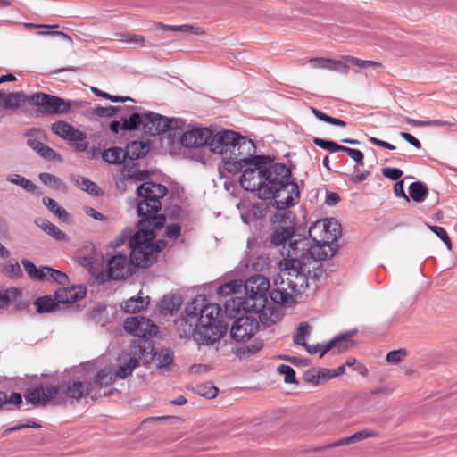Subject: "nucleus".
Returning <instances> with one entry per match:
<instances>
[{
  "mask_svg": "<svg viewBox=\"0 0 457 457\" xmlns=\"http://www.w3.org/2000/svg\"><path fill=\"white\" fill-rule=\"evenodd\" d=\"M381 172L383 176L386 178L398 181L400 178L403 175V172L402 170L398 168H391V167H385L381 170Z\"/></svg>",
  "mask_w": 457,
  "mask_h": 457,
  "instance_id": "62",
  "label": "nucleus"
},
{
  "mask_svg": "<svg viewBox=\"0 0 457 457\" xmlns=\"http://www.w3.org/2000/svg\"><path fill=\"white\" fill-rule=\"evenodd\" d=\"M46 270H47L48 273V279H52L60 285H65L68 283L69 278L66 273L50 267H46Z\"/></svg>",
  "mask_w": 457,
  "mask_h": 457,
  "instance_id": "51",
  "label": "nucleus"
},
{
  "mask_svg": "<svg viewBox=\"0 0 457 457\" xmlns=\"http://www.w3.org/2000/svg\"><path fill=\"white\" fill-rule=\"evenodd\" d=\"M283 275L281 281H275V286L269 290L271 301L276 304H287L295 302V296L309 287V280L303 273L285 270L279 268Z\"/></svg>",
  "mask_w": 457,
  "mask_h": 457,
  "instance_id": "7",
  "label": "nucleus"
},
{
  "mask_svg": "<svg viewBox=\"0 0 457 457\" xmlns=\"http://www.w3.org/2000/svg\"><path fill=\"white\" fill-rule=\"evenodd\" d=\"M311 110H312V112L313 113V115L318 120H320L323 122L329 123L334 126H339V127H345L346 125L345 120L338 119V118L329 116L327 113L321 112L320 110H319L315 107H311Z\"/></svg>",
  "mask_w": 457,
  "mask_h": 457,
  "instance_id": "44",
  "label": "nucleus"
},
{
  "mask_svg": "<svg viewBox=\"0 0 457 457\" xmlns=\"http://www.w3.org/2000/svg\"><path fill=\"white\" fill-rule=\"evenodd\" d=\"M295 234V228L292 226H287L276 228L270 235V241L271 245L276 246L283 245V250L281 251V255L283 256V258L285 257L287 250V248H285V243L287 240H289V243L291 241H294L295 239L294 238Z\"/></svg>",
  "mask_w": 457,
  "mask_h": 457,
  "instance_id": "21",
  "label": "nucleus"
},
{
  "mask_svg": "<svg viewBox=\"0 0 457 457\" xmlns=\"http://www.w3.org/2000/svg\"><path fill=\"white\" fill-rule=\"evenodd\" d=\"M143 129L152 136L161 135L168 131L182 130L183 120L179 118H167L154 112L144 113Z\"/></svg>",
  "mask_w": 457,
  "mask_h": 457,
  "instance_id": "11",
  "label": "nucleus"
},
{
  "mask_svg": "<svg viewBox=\"0 0 457 457\" xmlns=\"http://www.w3.org/2000/svg\"><path fill=\"white\" fill-rule=\"evenodd\" d=\"M262 347V341L255 340L253 344L245 345L243 347H238L236 351V354L240 357L243 355H253L258 353Z\"/></svg>",
  "mask_w": 457,
  "mask_h": 457,
  "instance_id": "49",
  "label": "nucleus"
},
{
  "mask_svg": "<svg viewBox=\"0 0 457 457\" xmlns=\"http://www.w3.org/2000/svg\"><path fill=\"white\" fill-rule=\"evenodd\" d=\"M35 224L56 240H66V235L46 219L37 218Z\"/></svg>",
  "mask_w": 457,
  "mask_h": 457,
  "instance_id": "30",
  "label": "nucleus"
},
{
  "mask_svg": "<svg viewBox=\"0 0 457 457\" xmlns=\"http://www.w3.org/2000/svg\"><path fill=\"white\" fill-rule=\"evenodd\" d=\"M163 30H171L178 32H190L195 35H204L205 31L202 27L195 26L192 24H183V25H166L160 23L159 24Z\"/></svg>",
  "mask_w": 457,
  "mask_h": 457,
  "instance_id": "38",
  "label": "nucleus"
},
{
  "mask_svg": "<svg viewBox=\"0 0 457 457\" xmlns=\"http://www.w3.org/2000/svg\"><path fill=\"white\" fill-rule=\"evenodd\" d=\"M270 287V281L262 275L250 277L244 285L245 293L255 309L265 307Z\"/></svg>",
  "mask_w": 457,
  "mask_h": 457,
  "instance_id": "12",
  "label": "nucleus"
},
{
  "mask_svg": "<svg viewBox=\"0 0 457 457\" xmlns=\"http://www.w3.org/2000/svg\"><path fill=\"white\" fill-rule=\"evenodd\" d=\"M256 152L252 151H237L223 157V169L233 175L243 172L245 170L251 168L252 158L257 156Z\"/></svg>",
  "mask_w": 457,
  "mask_h": 457,
  "instance_id": "16",
  "label": "nucleus"
},
{
  "mask_svg": "<svg viewBox=\"0 0 457 457\" xmlns=\"http://www.w3.org/2000/svg\"><path fill=\"white\" fill-rule=\"evenodd\" d=\"M356 333V329L349 330L345 333L335 337L328 343L308 345H306L305 350L310 354H315L318 352H320V358L323 357L328 352H329L333 348H337L339 353L344 352L353 345V341L351 340V337H353Z\"/></svg>",
  "mask_w": 457,
  "mask_h": 457,
  "instance_id": "14",
  "label": "nucleus"
},
{
  "mask_svg": "<svg viewBox=\"0 0 457 457\" xmlns=\"http://www.w3.org/2000/svg\"><path fill=\"white\" fill-rule=\"evenodd\" d=\"M121 108L120 106H97L93 110V113L98 117H113Z\"/></svg>",
  "mask_w": 457,
  "mask_h": 457,
  "instance_id": "52",
  "label": "nucleus"
},
{
  "mask_svg": "<svg viewBox=\"0 0 457 457\" xmlns=\"http://www.w3.org/2000/svg\"><path fill=\"white\" fill-rule=\"evenodd\" d=\"M103 160L109 164H121L125 162L127 156L125 149L121 147H110L102 153Z\"/></svg>",
  "mask_w": 457,
  "mask_h": 457,
  "instance_id": "29",
  "label": "nucleus"
},
{
  "mask_svg": "<svg viewBox=\"0 0 457 457\" xmlns=\"http://www.w3.org/2000/svg\"><path fill=\"white\" fill-rule=\"evenodd\" d=\"M311 330L312 328L307 322H301L296 330V333L293 337L294 343L297 345L304 347L305 349L306 345H308L306 343V338L310 336Z\"/></svg>",
  "mask_w": 457,
  "mask_h": 457,
  "instance_id": "41",
  "label": "nucleus"
},
{
  "mask_svg": "<svg viewBox=\"0 0 457 457\" xmlns=\"http://www.w3.org/2000/svg\"><path fill=\"white\" fill-rule=\"evenodd\" d=\"M133 233V229L130 227H126L122 229L120 234L112 242L109 243V247L111 248H118L124 245L127 240L129 241L131 238V235Z\"/></svg>",
  "mask_w": 457,
  "mask_h": 457,
  "instance_id": "50",
  "label": "nucleus"
},
{
  "mask_svg": "<svg viewBox=\"0 0 457 457\" xmlns=\"http://www.w3.org/2000/svg\"><path fill=\"white\" fill-rule=\"evenodd\" d=\"M322 227L326 233V240H314L299 237L288 244L284 259L278 262V267L285 270L299 271L303 273L307 279L318 282L323 270L320 261L327 260L335 255L337 245L332 242L337 241L340 235V225L334 219L323 220Z\"/></svg>",
  "mask_w": 457,
  "mask_h": 457,
  "instance_id": "1",
  "label": "nucleus"
},
{
  "mask_svg": "<svg viewBox=\"0 0 457 457\" xmlns=\"http://www.w3.org/2000/svg\"><path fill=\"white\" fill-rule=\"evenodd\" d=\"M90 89H91L92 93L94 95H96V96L111 100L113 103H119V102L124 103V102H129V101L135 102V100L133 98H131L130 96H120L111 95L109 93H106V92L99 89L98 87H91Z\"/></svg>",
  "mask_w": 457,
  "mask_h": 457,
  "instance_id": "46",
  "label": "nucleus"
},
{
  "mask_svg": "<svg viewBox=\"0 0 457 457\" xmlns=\"http://www.w3.org/2000/svg\"><path fill=\"white\" fill-rule=\"evenodd\" d=\"M6 180L10 183L20 186L25 191L29 193H36L37 187L29 179L20 174H12L6 177Z\"/></svg>",
  "mask_w": 457,
  "mask_h": 457,
  "instance_id": "36",
  "label": "nucleus"
},
{
  "mask_svg": "<svg viewBox=\"0 0 457 457\" xmlns=\"http://www.w3.org/2000/svg\"><path fill=\"white\" fill-rule=\"evenodd\" d=\"M27 104H30V95H27L23 91L4 94L2 97V106L5 110H16L23 107Z\"/></svg>",
  "mask_w": 457,
  "mask_h": 457,
  "instance_id": "22",
  "label": "nucleus"
},
{
  "mask_svg": "<svg viewBox=\"0 0 457 457\" xmlns=\"http://www.w3.org/2000/svg\"><path fill=\"white\" fill-rule=\"evenodd\" d=\"M71 124L66 121L59 120L52 124L51 129L53 133L57 135L62 139H65L66 135L70 131Z\"/></svg>",
  "mask_w": 457,
  "mask_h": 457,
  "instance_id": "55",
  "label": "nucleus"
},
{
  "mask_svg": "<svg viewBox=\"0 0 457 457\" xmlns=\"http://www.w3.org/2000/svg\"><path fill=\"white\" fill-rule=\"evenodd\" d=\"M251 314L257 318L259 323L262 322L266 327H269L274 323L273 313L269 312L265 307H262L261 309H255V307H252Z\"/></svg>",
  "mask_w": 457,
  "mask_h": 457,
  "instance_id": "43",
  "label": "nucleus"
},
{
  "mask_svg": "<svg viewBox=\"0 0 457 457\" xmlns=\"http://www.w3.org/2000/svg\"><path fill=\"white\" fill-rule=\"evenodd\" d=\"M343 153H345L351 159H353L356 162L355 170L358 169V166H363V159L364 154L361 150L350 148L347 146H344Z\"/></svg>",
  "mask_w": 457,
  "mask_h": 457,
  "instance_id": "56",
  "label": "nucleus"
},
{
  "mask_svg": "<svg viewBox=\"0 0 457 457\" xmlns=\"http://www.w3.org/2000/svg\"><path fill=\"white\" fill-rule=\"evenodd\" d=\"M87 294V288L83 285L73 286L70 288L61 287L54 292V297L49 295L37 297L34 305L38 313H49L54 312L59 303H74L82 300Z\"/></svg>",
  "mask_w": 457,
  "mask_h": 457,
  "instance_id": "9",
  "label": "nucleus"
},
{
  "mask_svg": "<svg viewBox=\"0 0 457 457\" xmlns=\"http://www.w3.org/2000/svg\"><path fill=\"white\" fill-rule=\"evenodd\" d=\"M181 234V226L179 223L169 224L165 228V236L170 239H177Z\"/></svg>",
  "mask_w": 457,
  "mask_h": 457,
  "instance_id": "63",
  "label": "nucleus"
},
{
  "mask_svg": "<svg viewBox=\"0 0 457 457\" xmlns=\"http://www.w3.org/2000/svg\"><path fill=\"white\" fill-rule=\"evenodd\" d=\"M406 351L398 349L389 352L386 356V361L389 364L396 365L405 357Z\"/></svg>",
  "mask_w": 457,
  "mask_h": 457,
  "instance_id": "58",
  "label": "nucleus"
},
{
  "mask_svg": "<svg viewBox=\"0 0 457 457\" xmlns=\"http://www.w3.org/2000/svg\"><path fill=\"white\" fill-rule=\"evenodd\" d=\"M38 154L41 157L47 159V160H54V161L61 162L62 159V155L59 153H57L55 150L49 147L46 144H44V145L40 148Z\"/></svg>",
  "mask_w": 457,
  "mask_h": 457,
  "instance_id": "57",
  "label": "nucleus"
},
{
  "mask_svg": "<svg viewBox=\"0 0 457 457\" xmlns=\"http://www.w3.org/2000/svg\"><path fill=\"white\" fill-rule=\"evenodd\" d=\"M312 142L317 146L329 151L330 153L343 152L344 145H338L337 142L320 137H313Z\"/></svg>",
  "mask_w": 457,
  "mask_h": 457,
  "instance_id": "45",
  "label": "nucleus"
},
{
  "mask_svg": "<svg viewBox=\"0 0 457 457\" xmlns=\"http://www.w3.org/2000/svg\"><path fill=\"white\" fill-rule=\"evenodd\" d=\"M376 436H377L376 432H373V431H370L368 429H363V430L355 432L354 434H353L350 436L343 437L330 445L323 446L321 449H328L330 447H338V446L345 445L354 444V443L362 441L369 437H374Z\"/></svg>",
  "mask_w": 457,
  "mask_h": 457,
  "instance_id": "28",
  "label": "nucleus"
},
{
  "mask_svg": "<svg viewBox=\"0 0 457 457\" xmlns=\"http://www.w3.org/2000/svg\"><path fill=\"white\" fill-rule=\"evenodd\" d=\"M150 151L148 143L142 141H132L126 145L125 154L127 159L130 161L138 160L145 157Z\"/></svg>",
  "mask_w": 457,
  "mask_h": 457,
  "instance_id": "27",
  "label": "nucleus"
},
{
  "mask_svg": "<svg viewBox=\"0 0 457 457\" xmlns=\"http://www.w3.org/2000/svg\"><path fill=\"white\" fill-rule=\"evenodd\" d=\"M121 174L125 179H131L136 181H145L150 178L148 170H141L139 163L130 161L124 163Z\"/></svg>",
  "mask_w": 457,
  "mask_h": 457,
  "instance_id": "24",
  "label": "nucleus"
},
{
  "mask_svg": "<svg viewBox=\"0 0 457 457\" xmlns=\"http://www.w3.org/2000/svg\"><path fill=\"white\" fill-rule=\"evenodd\" d=\"M115 375L109 369H101L94 376V382L100 387H107L111 386L114 379Z\"/></svg>",
  "mask_w": 457,
  "mask_h": 457,
  "instance_id": "39",
  "label": "nucleus"
},
{
  "mask_svg": "<svg viewBox=\"0 0 457 457\" xmlns=\"http://www.w3.org/2000/svg\"><path fill=\"white\" fill-rule=\"evenodd\" d=\"M21 289L19 287H9L0 291V310L7 309L12 301L21 295Z\"/></svg>",
  "mask_w": 457,
  "mask_h": 457,
  "instance_id": "35",
  "label": "nucleus"
},
{
  "mask_svg": "<svg viewBox=\"0 0 457 457\" xmlns=\"http://www.w3.org/2000/svg\"><path fill=\"white\" fill-rule=\"evenodd\" d=\"M212 130L208 128H193L183 132L180 136V144L184 147H200L204 145L208 146Z\"/></svg>",
  "mask_w": 457,
  "mask_h": 457,
  "instance_id": "17",
  "label": "nucleus"
},
{
  "mask_svg": "<svg viewBox=\"0 0 457 457\" xmlns=\"http://www.w3.org/2000/svg\"><path fill=\"white\" fill-rule=\"evenodd\" d=\"M150 303V297L145 296L143 297L141 295V292H139L136 296H132L127 301H125L121 307L124 310L125 312L129 313H136L139 312L149 305Z\"/></svg>",
  "mask_w": 457,
  "mask_h": 457,
  "instance_id": "26",
  "label": "nucleus"
},
{
  "mask_svg": "<svg viewBox=\"0 0 457 457\" xmlns=\"http://www.w3.org/2000/svg\"><path fill=\"white\" fill-rule=\"evenodd\" d=\"M30 104L37 106V112L42 115H64L69 113L73 106H80L81 103L39 92L30 95Z\"/></svg>",
  "mask_w": 457,
  "mask_h": 457,
  "instance_id": "10",
  "label": "nucleus"
},
{
  "mask_svg": "<svg viewBox=\"0 0 457 457\" xmlns=\"http://www.w3.org/2000/svg\"><path fill=\"white\" fill-rule=\"evenodd\" d=\"M84 367L85 364H82L80 368L76 369L74 373H78V375L61 385H46V386L41 385L28 389L24 394L25 400L34 407L45 405L51 401L60 404L68 399L81 400L87 396L93 389L92 382L85 377V374L79 375Z\"/></svg>",
  "mask_w": 457,
  "mask_h": 457,
  "instance_id": "4",
  "label": "nucleus"
},
{
  "mask_svg": "<svg viewBox=\"0 0 457 457\" xmlns=\"http://www.w3.org/2000/svg\"><path fill=\"white\" fill-rule=\"evenodd\" d=\"M208 148L211 152L220 155H227L237 151L256 152L253 140L247 139L241 134L232 130L219 131L210 137Z\"/></svg>",
  "mask_w": 457,
  "mask_h": 457,
  "instance_id": "8",
  "label": "nucleus"
},
{
  "mask_svg": "<svg viewBox=\"0 0 457 457\" xmlns=\"http://www.w3.org/2000/svg\"><path fill=\"white\" fill-rule=\"evenodd\" d=\"M242 282L238 283L237 280H231L228 283L222 284L217 289V294L221 296H227L231 294H235L240 290Z\"/></svg>",
  "mask_w": 457,
  "mask_h": 457,
  "instance_id": "47",
  "label": "nucleus"
},
{
  "mask_svg": "<svg viewBox=\"0 0 457 457\" xmlns=\"http://www.w3.org/2000/svg\"><path fill=\"white\" fill-rule=\"evenodd\" d=\"M139 365V360L136 357H130L125 363L120 365L116 370L114 375L116 378L121 379L126 378L130 375L134 369Z\"/></svg>",
  "mask_w": 457,
  "mask_h": 457,
  "instance_id": "40",
  "label": "nucleus"
},
{
  "mask_svg": "<svg viewBox=\"0 0 457 457\" xmlns=\"http://www.w3.org/2000/svg\"><path fill=\"white\" fill-rule=\"evenodd\" d=\"M3 272L8 278H18L22 276V270L18 262L7 264L4 267Z\"/></svg>",
  "mask_w": 457,
  "mask_h": 457,
  "instance_id": "54",
  "label": "nucleus"
},
{
  "mask_svg": "<svg viewBox=\"0 0 457 457\" xmlns=\"http://www.w3.org/2000/svg\"><path fill=\"white\" fill-rule=\"evenodd\" d=\"M428 195V187L420 182L415 181L409 186V199L411 198L414 202L421 203L425 201Z\"/></svg>",
  "mask_w": 457,
  "mask_h": 457,
  "instance_id": "31",
  "label": "nucleus"
},
{
  "mask_svg": "<svg viewBox=\"0 0 457 457\" xmlns=\"http://www.w3.org/2000/svg\"><path fill=\"white\" fill-rule=\"evenodd\" d=\"M64 140L70 142L78 152H85L88 148V142H87V135L74 128L72 125L70 127V131L66 135Z\"/></svg>",
  "mask_w": 457,
  "mask_h": 457,
  "instance_id": "25",
  "label": "nucleus"
},
{
  "mask_svg": "<svg viewBox=\"0 0 457 457\" xmlns=\"http://www.w3.org/2000/svg\"><path fill=\"white\" fill-rule=\"evenodd\" d=\"M42 202L50 212H52L62 221L67 222L70 220V215L68 212L63 207L59 205L54 199L48 196H45L43 197Z\"/></svg>",
  "mask_w": 457,
  "mask_h": 457,
  "instance_id": "34",
  "label": "nucleus"
},
{
  "mask_svg": "<svg viewBox=\"0 0 457 457\" xmlns=\"http://www.w3.org/2000/svg\"><path fill=\"white\" fill-rule=\"evenodd\" d=\"M195 393L206 399H213L217 396L219 389L212 382H206L196 386Z\"/></svg>",
  "mask_w": 457,
  "mask_h": 457,
  "instance_id": "42",
  "label": "nucleus"
},
{
  "mask_svg": "<svg viewBox=\"0 0 457 457\" xmlns=\"http://www.w3.org/2000/svg\"><path fill=\"white\" fill-rule=\"evenodd\" d=\"M71 180L74 182L76 187H78L79 189L86 191L93 195H97L99 193V187L87 178L71 175Z\"/></svg>",
  "mask_w": 457,
  "mask_h": 457,
  "instance_id": "33",
  "label": "nucleus"
},
{
  "mask_svg": "<svg viewBox=\"0 0 457 457\" xmlns=\"http://www.w3.org/2000/svg\"><path fill=\"white\" fill-rule=\"evenodd\" d=\"M182 305L181 297L176 295H164L159 303L162 311L174 312L178 311Z\"/></svg>",
  "mask_w": 457,
  "mask_h": 457,
  "instance_id": "37",
  "label": "nucleus"
},
{
  "mask_svg": "<svg viewBox=\"0 0 457 457\" xmlns=\"http://www.w3.org/2000/svg\"><path fill=\"white\" fill-rule=\"evenodd\" d=\"M278 371L284 375L285 377V383L287 384H295L296 383V378H295V370L287 364H281L278 368Z\"/></svg>",
  "mask_w": 457,
  "mask_h": 457,
  "instance_id": "53",
  "label": "nucleus"
},
{
  "mask_svg": "<svg viewBox=\"0 0 457 457\" xmlns=\"http://www.w3.org/2000/svg\"><path fill=\"white\" fill-rule=\"evenodd\" d=\"M303 380L313 386H318L320 384L318 370L314 368L306 370L303 373Z\"/></svg>",
  "mask_w": 457,
  "mask_h": 457,
  "instance_id": "64",
  "label": "nucleus"
},
{
  "mask_svg": "<svg viewBox=\"0 0 457 457\" xmlns=\"http://www.w3.org/2000/svg\"><path fill=\"white\" fill-rule=\"evenodd\" d=\"M127 112H130L128 119H123L121 122V129L124 131H133L143 126L145 123L144 113L140 114L135 111L140 109L138 106H127L124 108Z\"/></svg>",
  "mask_w": 457,
  "mask_h": 457,
  "instance_id": "23",
  "label": "nucleus"
},
{
  "mask_svg": "<svg viewBox=\"0 0 457 457\" xmlns=\"http://www.w3.org/2000/svg\"><path fill=\"white\" fill-rule=\"evenodd\" d=\"M184 312V316L175 320L180 337L193 338L198 345H212L227 333L228 326L220 320V306L207 303L204 295H198L187 303Z\"/></svg>",
  "mask_w": 457,
  "mask_h": 457,
  "instance_id": "2",
  "label": "nucleus"
},
{
  "mask_svg": "<svg viewBox=\"0 0 457 457\" xmlns=\"http://www.w3.org/2000/svg\"><path fill=\"white\" fill-rule=\"evenodd\" d=\"M345 59L348 61L350 63L359 67V68H366V67H380L381 64L374 62V61H366L361 60L353 56H345Z\"/></svg>",
  "mask_w": 457,
  "mask_h": 457,
  "instance_id": "59",
  "label": "nucleus"
},
{
  "mask_svg": "<svg viewBox=\"0 0 457 457\" xmlns=\"http://www.w3.org/2000/svg\"><path fill=\"white\" fill-rule=\"evenodd\" d=\"M131 263L127 254L117 252L108 259L106 267L109 269L110 273H112L115 279L125 278L131 274Z\"/></svg>",
  "mask_w": 457,
  "mask_h": 457,
  "instance_id": "18",
  "label": "nucleus"
},
{
  "mask_svg": "<svg viewBox=\"0 0 457 457\" xmlns=\"http://www.w3.org/2000/svg\"><path fill=\"white\" fill-rule=\"evenodd\" d=\"M253 304L247 299L244 297H231V299L227 300L224 305V312L226 315L230 319L237 318V315H240L243 312L244 314L251 313V309Z\"/></svg>",
  "mask_w": 457,
  "mask_h": 457,
  "instance_id": "19",
  "label": "nucleus"
},
{
  "mask_svg": "<svg viewBox=\"0 0 457 457\" xmlns=\"http://www.w3.org/2000/svg\"><path fill=\"white\" fill-rule=\"evenodd\" d=\"M137 192L140 198L137 202V210L139 218L138 225L152 227L154 229L162 228L166 217L157 212L162 209L161 199L167 195L168 188L161 183L144 181L137 187Z\"/></svg>",
  "mask_w": 457,
  "mask_h": 457,
  "instance_id": "5",
  "label": "nucleus"
},
{
  "mask_svg": "<svg viewBox=\"0 0 457 457\" xmlns=\"http://www.w3.org/2000/svg\"><path fill=\"white\" fill-rule=\"evenodd\" d=\"M123 327L130 335L138 337L155 336L158 332V327L150 319L143 316L127 318Z\"/></svg>",
  "mask_w": 457,
  "mask_h": 457,
  "instance_id": "15",
  "label": "nucleus"
},
{
  "mask_svg": "<svg viewBox=\"0 0 457 457\" xmlns=\"http://www.w3.org/2000/svg\"><path fill=\"white\" fill-rule=\"evenodd\" d=\"M328 70L346 74L349 71V66L343 61L330 59Z\"/></svg>",
  "mask_w": 457,
  "mask_h": 457,
  "instance_id": "61",
  "label": "nucleus"
},
{
  "mask_svg": "<svg viewBox=\"0 0 457 457\" xmlns=\"http://www.w3.org/2000/svg\"><path fill=\"white\" fill-rule=\"evenodd\" d=\"M137 231L129 241V262L133 267L147 268L154 261V240L155 238L154 228L138 225Z\"/></svg>",
  "mask_w": 457,
  "mask_h": 457,
  "instance_id": "6",
  "label": "nucleus"
},
{
  "mask_svg": "<svg viewBox=\"0 0 457 457\" xmlns=\"http://www.w3.org/2000/svg\"><path fill=\"white\" fill-rule=\"evenodd\" d=\"M259 330V321L253 314H243L236 318L230 328V337L240 342L249 340Z\"/></svg>",
  "mask_w": 457,
  "mask_h": 457,
  "instance_id": "13",
  "label": "nucleus"
},
{
  "mask_svg": "<svg viewBox=\"0 0 457 457\" xmlns=\"http://www.w3.org/2000/svg\"><path fill=\"white\" fill-rule=\"evenodd\" d=\"M120 41L128 43V44H137L143 45L145 42V37L142 35L137 34H129V33H121L119 34Z\"/></svg>",
  "mask_w": 457,
  "mask_h": 457,
  "instance_id": "60",
  "label": "nucleus"
},
{
  "mask_svg": "<svg viewBox=\"0 0 457 457\" xmlns=\"http://www.w3.org/2000/svg\"><path fill=\"white\" fill-rule=\"evenodd\" d=\"M282 192H287V196L284 198H273L275 200L276 208L281 211L287 210L295 205L300 198V190L297 183L289 181L288 186L282 189Z\"/></svg>",
  "mask_w": 457,
  "mask_h": 457,
  "instance_id": "20",
  "label": "nucleus"
},
{
  "mask_svg": "<svg viewBox=\"0 0 457 457\" xmlns=\"http://www.w3.org/2000/svg\"><path fill=\"white\" fill-rule=\"evenodd\" d=\"M174 359V353L172 350L165 348L162 349L157 357V366L160 369L170 367Z\"/></svg>",
  "mask_w": 457,
  "mask_h": 457,
  "instance_id": "48",
  "label": "nucleus"
},
{
  "mask_svg": "<svg viewBox=\"0 0 457 457\" xmlns=\"http://www.w3.org/2000/svg\"><path fill=\"white\" fill-rule=\"evenodd\" d=\"M251 160L252 167L245 170L239 179L241 187L256 192L260 199L280 197L292 177L291 170L285 163L276 162L270 155H257Z\"/></svg>",
  "mask_w": 457,
  "mask_h": 457,
  "instance_id": "3",
  "label": "nucleus"
},
{
  "mask_svg": "<svg viewBox=\"0 0 457 457\" xmlns=\"http://www.w3.org/2000/svg\"><path fill=\"white\" fill-rule=\"evenodd\" d=\"M38 178L44 185L50 187L54 190L62 192H65L67 190L66 184L62 181V179L54 174L48 172H41L38 175Z\"/></svg>",
  "mask_w": 457,
  "mask_h": 457,
  "instance_id": "32",
  "label": "nucleus"
}]
</instances>
